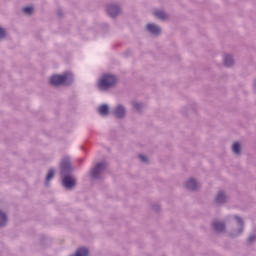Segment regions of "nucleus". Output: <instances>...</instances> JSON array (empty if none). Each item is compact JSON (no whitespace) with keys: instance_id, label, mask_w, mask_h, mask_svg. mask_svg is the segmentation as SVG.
Here are the masks:
<instances>
[{"instance_id":"f257e3e1","label":"nucleus","mask_w":256,"mask_h":256,"mask_svg":"<svg viewBox=\"0 0 256 256\" xmlns=\"http://www.w3.org/2000/svg\"><path fill=\"white\" fill-rule=\"evenodd\" d=\"M73 82V74L71 72H66L63 75H53L50 78V84L55 87H59V85H69V83Z\"/></svg>"},{"instance_id":"f03ea898","label":"nucleus","mask_w":256,"mask_h":256,"mask_svg":"<svg viewBox=\"0 0 256 256\" xmlns=\"http://www.w3.org/2000/svg\"><path fill=\"white\" fill-rule=\"evenodd\" d=\"M117 83V78L114 75L104 74L98 82L100 91H107Z\"/></svg>"},{"instance_id":"7ed1b4c3","label":"nucleus","mask_w":256,"mask_h":256,"mask_svg":"<svg viewBox=\"0 0 256 256\" xmlns=\"http://www.w3.org/2000/svg\"><path fill=\"white\" fill-rule=\"evenodd\" d=\"M105 167H107V164L103 162L97 164L96 167L91 172V177L93 178L99 177V173H101V171H103Z\"/></svg>"},{"instance_id":"20e7f679","label":"nucleus","mask_w":256,"mask_h":256,"mask_svg":"<svg viewBox=\"0 0 256 256\" xmlns=\"http://www.w3.org/2000/svg\"><path fill=\"white\" fill-rule=\"evenodd\" d=\"M62 183L66 189H72L75 187V179L71 176H66L63 178Z\"/></svg>"},{"instance_id":"39448f33","label":"nucleus","mask_w":256,"mask_h":256,"mask_svg":"<svg viewBox=\"0 0 256 256\" xmlns=\"http://www.w3.org/2000/svg\"><path fill=\"white\" fill-rule=\"evenodd\" d=\"M107 13L110 17H117V15L121 13V8H119V6L116 5H111L107 9Z\"/></svg>"},{"instance_id":"423d86ee","label":"nucleus","mask_w":256,"mask_h":256,"mask_svg":"<svg viewBox=\"0 0 256 256\" xmlns=\"http://www.w3.org/2000/svg\"><path fill=\"white\" fill-rule=\"evenodd\" d=\"M69 171H71V163L69 159H65L61 163V173H69Z\"/></svg>"},{"instance_id":"0eeeda50","label":"nucleus","mask_w":256,"mask_h":256,"mask_svg":"<svg viewBox=\"0 0 256 256\" xmlns=\"http://www.w3.org/2000/svg\"><path fill=\"white\" fill-rule=\"evenodd\" d=\"M147 30L152 33V35H159L161 33V28L155 24H148Z\"/></svg>"},{"instance_id":"6e6552de","label":"nucleus","mask_w":256,"mask_h":256,"mask_svg":"<svg viewBox=\"0 0 256 256\" xmlns=\"http://www.w3.org/2000/svg\"><path fill=\"white\" fill-rule=\"evenodd\" d=\"M115 117L121 119V117H125V108L123 106L118 105L114 111Z\"/></svg>"},{"instance_id":"1a4fd4ad","label":"nucleus","mask_w":256,"mask_h":256,"mask_svg":"<svg viewBox=\"0 0 256 256\" xmlns=\"http://www.w3.org/2000/svg\"><path fill=\"white\" fill-rule=\"evenodd\" d=\"M186 187H187V189H190L191 191H195V189H197V187H198L197 181H195L194 179H189L186 182Z\"/></svg>"},{"instance_id":"9d476101","label":"nucleus","mask_w":256,"mask_h":256,"mask_svg":"<svg viewBox=\"0 0 256 256\" xmlns=\"http://www.w3.org/2000/svg\"><path fill=\"white\" fill-rule=\"evenodd\" d=\"M98 113L102 116L109 115V106H107L106 104L101 105L98 108Z\"/></svg>"},{"instance_id":"9b49d317","label":"nucleus","mask_w":256,"mask_h":256,"mask_svg":"<svg viewBox=\"0 0 256 256\" xmlns=\"http://www.w3.org/2000/svg\"><path fill=\"white\" fill-rule=\"evenodd\" d=\"M213 227L218 233H221V231H225V224H223L222 222H214Z\"/></svg>"},{"instance_id":"f8f14e48","label":"nucleus","mask_w":256,"mask_h":256,"mask_svg":"<svg viewBox=\"0 0 256 256\" xmlns=\"http://www.w3.org/2000/svg\"><path fill=\"white\" fill-rule=\"evenodd\" d=\"M154 16H155L157 19H162V20L167 19V14H165V12H163V11H161V10H156V11H154Z\"/></svg>"},{"instance_id":"ddd939ff","label":"nucleus","mask_w":256,"mask_h":256,"mask_svg":"<svg viewBox=\"0 0 256 256\" xmlns=\"http://www.w3.org/2000/svg\"><path fill=\"white\" fill-rule=\"evenodd\" d=\"M232 151L233 153H235L236 155H239V153H241V144H239V142H235L232 145Z\"/></svg>"},{"instance_id":"4468645a","label":"nucleus","mask_w":256,"mask_h":256,"mask_svg":"<svg viewBox=\"0 0 256 256\" xmlns=\"http://www.w3.org/2000/svg\"><path fill=\"white\" fill-rule=\"evenodd\" d=\"M224 65L226 67H231V65H233V57H231L229 55L225 56V58H224Z\"/></svg>"},{"instance_id":"2eb2a0df","label":"nucleus","mask_w":256,"mask_h":256,"mask_svg":"<svg viewBox=\"0 0 256 256\" xmlns=\"http://www.w3.org/2000/svg\"><path fill=\"white\" fill-rule=\"evenodd\" d=\"M7 223V215L0 211V227Z\"/></svg>"},{"instance_id":"dca6fc26","label":"nucleus","mask_w":256,"mask_h":256,"mask_svg":"<svg viewBox=\"0 0 256 256\" xmlns=\"http://www.w3.org/2000/svg\"><path fill=\"white\" fill-rule=\"evenodd\" d=\"M216 203H225V194L223 192L218 193L216 196Z\"/></svg>"},{"instance_id":"f3484780","label":"nucleus","mask_w":256,"mask_h":256,"mask_svg":"<svg viewBox=\"0 0 256 256\" xmlns=\"http://www.w3.org/2000/svg\"><path fill=\"white\" fill-rule=\"evenodd\" d=\"M54 175H55V171L53 169H50L46 176V183H49L51 179L54 177Z\"/></svg>"},{"instance_id":"a211bd4d","label":"nucleus","mask_w":256,"mask_h":256,"mask_svg":"<svg viewBox=\"0 0 256 256\" xmlns=\"http://www.w3.org/2000/svg\"><path fill=\"white\" fill-rule=\"evenodd\" d=\"M23 13H25V15H31L33 13V7L28 6V7L23 8Z\"/></svg>"},{"instance_id":"6ab92c4d","label":"nucleus","mask_w":256,"mask_h":256,"mask_svg":"<svg viewBox=\"0 0 256 256\" xmlns=\"http://www.w3.org/2000/svg\"><path fill=\"white\" fill-rule=\"evenodd\" d=\"M139 159L142 161V163H147V157L144 156L143 154L139 155Z\"/></svg>"},{"instance_id":"aec40b11","label":"nucleus","mask_w":256,"mask_h":256,"mask_svg":"<svg viewBox=\"0 0 256 256\" xmlns=\"http://www.w3.org/2000/svg\"><path fill=\"white\" fill-rule=\"evenodd\" d=\"M6 33H5V29L0 28V39H3V37H5Z\"/></svg>"},{"instance_id":"412c9836","label":"nucleus","mask_w":256,"mask_h":256,"mask_svg":"<svg viewBox=\"0 0 256 256\" xmlns=\"http://www.w3.org/2000/svg\"><path fill=\"white\" fill-rule=\"evenodd\" d=\"M255 239H256V236H250L248 238V241H249V243H253V241H255Z\"/></svg>"},{"instance_id":"4be33fe9","label":"nucleus","mask_w":256,"mask_h":256,"mask_svg":"<svg viewBox=\"0 0 256 256\" xmlns=\"http://www.w3.org/2000/svg\"><path fill=\"white\" fill-rule=\"evenodd\" d=\"M134 109H137V110L141 109V104L134 103Z\"/></svg>"},{"instance_id":"5701e85b","label":"nucleus","mask_w":256,"mask_h":256,"mask_svg":"<svg viewBox=\"0 0 256 256\" xmlns=\"http://www.w3.org/2000/svg\"><path fill=\"white\" fill-rule=\"evenodd\" d=\"M236 221H238V223H239L240 225H243V220H241V218L236 217Z\"/></svg>"}]
</instances>
